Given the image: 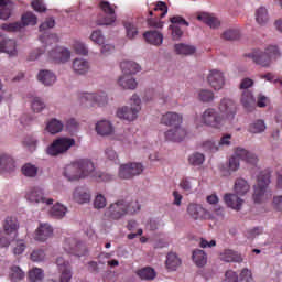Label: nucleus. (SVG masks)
Listing matches in <instances>:
<instances>
[{
	"label": "nucleus",
	"instance_id": "obj_1",
	"mask_svg": "<svg viewBox=\"0 0 282 282\" xmlns=\"http://www.w3.org/2000/svg\"><path fill=\"white\" fill-rule=\"evenodd\" d=\"M139 210L140 203H138V200H118L110 204L105 212V217L110 221H118L122 219V217H126V215H135Z\"/></svg>",
	"mask_w": 282,
	"mask_h": 282
},
{
	"label": "nucleus",
	"instance_id": "obj_2",
	"mask_svg": "<svg viewBox=\"0 0 282 282\" xmlns=\"http://www.w3.org/2000/svg\"><path fill=\"white\" fill-rule=\"evenodd\" d=\"M272 177V170L267 169L261 171L257 177V185L253 192V202L256 204H263L268 199H272V192L268 191Z\"/></svg>",
	"mask_w": 282,
	"mask_h": 282
},
{
	"label": "nucleus",
	"instance_id": "obj_3",
	"mask_svg": "<svg viewBox=\"0 0 282 282\" xmlns=\"http://www.w3.org/2000/svg\"><path fill=\"white\" fill-rule=\"evenodd\" d=\"M248 58H251L256 65H261V67H270V63L275 58L281 56L279 52V47L276 46H269L265 48V52L254 51L253 53H249Z\"/></svg>",
	"mask_w": 282,
	"mask_h": 282
},
{
	"label": "nucleus",
	"instance_id": "obj_4",
	"mask_svg": "<svg viewBox=\"0 0 282 282\" xmlns=\"http://www.w3.org/2000/svg\"><path fill=\"white\" fill-rule=\"evenodd\" d=\"M239 160L247 162V164H252L253 166L259 162L257 154L243 148H236L234 155L229 159V171H239Z\"/></svg>",
	"mask_w": 282,
	"mask_h": 282
},
{
	"label": "nucleus",
	"instance_id": "obj_5",
	"mask_svg": "<svg viewBox=\"0 0 282 282\" xmlns=\"http://www.w3.org/2000/svg\"><path fill=\"white\" fill-rule=\"evenodd\" d=\"M150 17L154 18H148L147 24L149 28H155L156 30H162L164 28V22L160 19H164L166 14H169V7L166 6V2L159 1L156 2L153 10L149 11Z\"/></svg>",
	"mask_w": 282,
	"mask_h": 282
},
{
	"label": "nucleus",
	"instance_id": "obj_6",
	"mask_svg": "<svg viewBox=\"0 0 282 282\" xmlns=\"http://www.w3.org/2000/svg\"><path fill=\"white\" fill-rule=\"evenodd\" d=\"M76 145V140L73 138H58L55 139L46 149L47 155L51 158H58V155H63L67 153V151Z\"/></svg>",
	"mask_w": 282,
	"mask_h": 282
},
{
	"label": "nucleus",
	"instance_id": "obj_7",
	"mask_svg": "<svg viewBox=\"0 0 282 282\" xmlns=\"http://www.w3.org/2000/svg\"><path fill=\"white\" fill-rule=\"evenodd\" d=\"M130 100V108L123 106L117 110V117L120 118V120H127V122H133V120L138 118V113H140V110L142 109L140 107L141 100L138 95H133Z\"/></svg>",
	"mask_w": 282,
	"mask_h": 282
},
{
	"label": "nucleus",
	"instance_id": "obj_8",
	"mask_svg": "<svg viewBox=\"0 0 282 282\" xmlns=\"http://www.w3.org/2000/svg\"><path fill=\"white\" fill-rule=\"evenodd\" d=\"M80 102L84 107H105L107 102H109V98L107 97V93L100 91L97 94L94 93H84L80 97Z\"/></svg>",
	"mask_w": 282,
	"mask_h": 282
},
{
	"label": "nucleus",
	"instance_id": "obj_9",
	"mask_svg": "<svg viewBox=\"0 0 282 282\" xmlns=\"http://www.w3.org/2000/svg\"><path fill=\"white\" fill-rule=\"evenodd\" d=\"M202 122L206 127L213 129H221L224 127V116H221L215 108H207L202 115Z\"/></svg>",
	"mask_w": 282,
	"mask_h": 282
},
{
	"label": "nucleus",
	"instance_id": "obj_10",
	"mask_svg": "<svg viewBox=\"0 0 282 282\" xmlns=\"http://www.w3.org/2000/svg\"><path fill=\"white\" fill-rule=\"evenodd\" d=\"M143 171L144 166L142 163H126L120 165L118 175L120 180H133L137 175H141Z\"/></svg>",
	"mask_w": 282,
	"mask_h": 282
},
{
	"label": "nucleus",
	"instance_id": "obj_11",
	"mask_svg": "<svg viewBox=\"0 0 282 282\" xmlns=\"http://www.w3.org/2000/svg\"><path fill=\"white\" fill-rule=\"evenodd\" d=\"M64 250L67 254H73L74 257H85L87 254V246L75 238H67L64 241Z\"/></svg>",
	"mask_w": 282,
	"mask_h": 282
},
{
	"label": "nucleus",
	"instance_id": "obj_12",
	"mask_svg": "<svg viewBox=\"0 0 282 282\" xmlns=\"http://www.w3.org/2000/svg\"><path fill=\"white\" fill-rule=\"evenodd\" d=\"M25 199L31 204H46V206L54 204V199L46 198L41 187H31L25 194Z\"/></svg>",
	"mask_w": 282,
	"mask_h": 282
},
{
	"label": "nucleus",
	"instance_id": "obj_13",
	"mask_svg": "<svg viewBox=\"0 0 282 282\" xmlns=\"http://www.w3.org/2000/svg\"><path fill=\"white\" fill-rule=\"evenodd\" d=\"M100 10L107 14V17L98 18L97 25H113L116 23V9L108 1H101L99 3Z\"/></svg>",
	"mask_w": 282,
	"mask_h": 282
},
{
	"label": "nucleus",
	"instance_id": "obj_14",
	"mask_svg": "<svg viewBox=\"0 0 282 282\" xmlns=\"http://www.w3.org/2000/svg\"><path fill=\"white\" fill-rule=\"evenodd\" d=\"M218 110L226 120H235L237 116V104L230 98H223L218 105Z\"/></svg>",
	"mask_w": 282,
	"mask_h": 282
},
{
	"label": "nucleus",
	"instance_id": "obj_15",
	"mask_svg": "<svg viewBox=\"0 0 282 282\" xmlns=\"http://www.w3.org/2000/svg\"><path fill=\"white\" fill-rule=\"evenodd\" d=\"M207 82L213 89L219 91V89H223L224 85H226V77L221 70L212 69L207 76Z\"/></svg>",
	"mask_w": 282,
	"mask_h": 282
},
{
	"label": "nucleus",
	"instance_id": "obj_16",
	"mask_svg": "<svg viewBox=\"0 0 282 282\" xmlns=\"http://www.w3.org/2000/svg\"><path fill=\"white\" fill-rule=\"evenodd\" d=\"M48 58L54 63H67L72 58V53L67 48L57 46L48 53Z\"/></svg>",
	"mask_w": 282,
	"mask_h": 282
},
{
	"label": "nucleus",
	"instance_id": "obj_17",
	"mask_svg": "<svg viewBox=\"0 0 282 282\" xmlns=\"http://www.w3.org/2000/svg\"><path fill=\"white\" fill-rule=\"evenodd\" d=\"M165 140L169 142H182L188 135V132L186 131V128L182 126H176L170 130H167L165 133Z\"/></svg>",
	"mask_w": 282,
	"mask_h": 282
},
{
	"label": "nucleus",
	"instance_id": "obj_18",
	"mask_svg": "<svg viewBox=\"0 0 282 282\" xmlns=\"http://www.w3.org/2000/svg\"><path fill=\"white\" fill-rule=\"evenodd\" d=\"M183 122L184 116L177 112L169 111L161 117V124H164L165 127H180Z\"/></svg>",
	"mask_w": 282,
	"mask_h": 282
},
{
	"label": "nucleus",
	"instance_id": "obj_19",
	"mask_svg": "<svg viewBox=\"0 0 282 282\" xmlns=\"http://www.w3.org/2000/svg\"><path fill=\"white\" fill-rule=\"evenodd\" d=\"M64 176L66 177V180H68V182H78V180H83L78 161L66 165V167L64 169Z\"/></svg>",
	"mask_w": 282,
	"mask_h": 282
},
{
	"label": "nucleus",
	"instance_id": "obj_20",
	"mask_svg": "<svg viewBox=\"0 0 282 282\" xmlns=\"http://www.w3.org/2000/svg\"><path fill=\"white\" fill-rule=\"evenodd\" d=\"M73 199L77 204H89L91 202V192L87 187H77L73 193Z\"/></svg>",
	"mask_w": 282,
	"mask_h": 282
},
{
	"label": "nucleus",
	"instance_id": "obj_21",
	"mask_svg": "<svg viewBox=\"0 0 282 282\" xmlns=\"http://www.w3.org/2000/svg\"><path fill=\"white\" fill-rule=\"evenodd\" d=\"M0 52H4L9 56H17V41L0 35Z\"/></svg>",
	"mask_w": 282,
	"mask_h": 282
},
{
	"label": "nucleus",
	"instance_id": "obj_22",
	"mask_svg": "<svg viewBox=\"0 0 282 282\" xmlns=\"http://www.w3.org/2000/svg\"><path fill=\"white\" fill-rule=\"evenodd\" d=\"M4 235H14L19 232V220L17 217L8 216L2 224Z\"/></svg>",
	"mask_w": 282,
	"mask_h": 282
},
{
	"label": "nucleus",
	"instance_id": "obj_23",
	"mask_svg": "<svg viewBox=\"0 0 282 282\" xmlns=\"http://www.w3.org/2000/svg\"><path fill=\"white\" fill-rule=\"evenodd\" d=\"M54 235V229L50 224H41L35 230V241H47Z\"/></svg>",
	"mask_w": 282,
	"mask_h": 282
},
{
	"label": "nucleus",
	"instance_id": "obj_24",
	"mask_svg": "<svg viewBox=\"0 0 282 282\" xmlns=\"http://www.w3.org/2000/svg\"><path fill=\"white\" fill-rule=\"evenodd\" d=\"M79 164V171L82 174V180H85V177H93L96 175V167L94 166V162L89 160H80L77 161Z\"/></svg>",
	"mask_w": 282,
	"mask_h": 282
},
{
	"label": "nucleus",
	"instance_id": "obj_25",
	"mask_svg": "<svg viewBox=\"0 0 282 282\" xmlns=\"http://www.w3.org/2000/svg\"><path fill=\"white\" fill-rule=\"evenodd\" d=\"M219 258L220 261H225V263H241V261H243L239 252L231 249H225L220 252Z\"/></svg>",
	"mask_w": 282,
	"mask_h": 282
},
{
	"label": "nucleus",
	"instance_id": "obj_26",
	"mask_svg": "<svg viewBox=\"0 0 282 282\" xmlns=\"http://www.w3.org/2000/svg\"><path fill=\"white\" fill-rule=\"evenodd\" d=\"M15 167L14 159H12V156L6 153H0V171L2 173H12Z\"/></svg>",
	"mask_w": 282,
	"mask_h": 282
},
{
	"label": "nucleus",
	"instance_id": "obj_27",
	"mask_svg": "<svg viewBox=\"0 0 282 282\" xmlns=\"http://www.w3.org/2000/svg\"><path fill=\"white\" fill-rule=\"evenodd\" d=\"M95 130L98 135H111L113 133V124H111L108 120H100L96 123Z\"/></svg>",
	"mask_w": 282,
	"mask_h": 282
},
{
	"label": "nucleus",
	"instance_id": "obj_28",
	"mask_svg": "<svg viewBox=\"0 0 282 282\" xmlns=\"http://www.w3.org/2000/svg\"><path fill=\"white\" fill-rule=\"evenodd\" d=\"M224 202L227 204L228 208H232V210H241V206L243 205V199L239 198L237 194H226Z\"/></svg>",
	"mask_w": 282,
	"mask_h": 282
},
{
	"label": "nucleus",
	"instance_id": "obj_29",
	"mask_svg": "<svg viewBox=\"0 0 282 282\" xmlns=\"http://www.w3.org/2000/svg\"><path fill=\"white\" fill-rule=\"evenodd\" d=\"M73 72L78 76H85L89 72V62L84 58H76L73 62Z\"/></svg>",
	"mask_w": 282,
	"mask_h": 282
},
{
	"label": "nucleus",
	"instance_id": "obj_30",
	"mask_svg": "<svg viewBox=\"0 0 282 282\" xmlns=\"http://www.w3.org/2000/svg\"><path fill=\"white\" fill-rule=\"evenodd\" d=\"M187 213L192 219H206V209L202 205L189 204Z\"/></svg>",
	"mask_w": 282,
	"mask_h": 282
},
{
	"label": "nucleus",
	"instance_id": "obj_31",
	"mask_svg": "<svg viewBox=\"0 0 282 282\" xmlns=\"http://www.w3.org/2000/svg\"><path fill=\"white\" fill-rule=\"evenodd\" d=\"M143 37L150 45H162L164 41V35L158 31H148L143 33Z\"/></svg>",
	"mask_w": 282,
	"mask_h": 282
},
{
	"label": "nucleus",
	"instance_id": "obj_32",
	"mask_svg": "<svg viewBox=\"0 0 282 282\" xmlns=\"http://www.w3.org/2000/svg\"><path fill=\"white\" fill-rule=\"evenodd\" d=\"M120 68L123 75L132 76V74H138L140 72V65L133 61H123L120 64Z\"/></svg>",
	"mask_w": 282,
	"mask_h": 282
},
{
	"label": "nucleus",
	"instance_id": "obj_33",
	"mask_svg": "<svg viewBox=\"0 0 282 282\" xmlns=\"http://www.w3.org/2000/svg\"><path fill=\"white\" fill-rule=\"evenodd\" d=\"M197 20L203 21V23H206V25L214 30L221 25L219 19H217L215 15L210 13H200L199 15H197Z\"/></svg>",
	"mask_w": 282,
	"mask_h": 282
},
{
	"label": "nucleus",
	"instance_id": "obj_34",
	"mask_svg": "<svg viewBox=\"0 0 282 282\" xmlns=\"http://www.w3.org/2000/svg\"><path fill=\"white\" fill-rule=\"evenodd\" d=\"M12 0H0V19L8 21L12 17Z\"/></svg>",
	"mask_w": 282,
	"mask_h": 282
},
{
	"label": "nucleus",
	"instance_id": "obj_35",
	"mask_svg": "<svg viewBox=\"0 0 282 282\" xmlns=\"http://www.w3.org/2000/svg\"><path fill=\"white\" fill-rule=\"evenodd\" d=\"M37 80L46 87L52 86L56 83V75L50 70H41L37 75Z\"/></svg>",
	"mask_w": 282,
	"mask_h": 282
},
{
	"label": "nucleus",
	"instance_id": "obj_36",
	"mask_svg": "<svg viewBox=\"0 0 282 282\" xmlns=\"http://www.w3.org/2000/svg\"><path fill=\"white\" fill-rule=\"evenodd\" d=\"M174 50L180 56H193V54L197 52V48L194 45L184 43L175 44Z\"/></svg>",
	"mask_w": 282,
	"mask_h": 282
},
{
	"label": "nucleus",
	"instance_id": "obj_37",
	"mask_svg": "<svg viewBox=\"0 0 282 282\" xmlns=\"http://www.w3.org/2000/svg\"><path fill=\"white\" fill-rule=\"evenodd\" d=\"M165 265L167 270H171L173 272L182 265V260L180 259V257H177V253L170 252L166 256Z\"/></svg>",
	"mask_w": 282,
	"mask_h": 282
},
{
	"label": "nucleus",
	"instance_id": "obj_38",
	"mask_svg": "<svg viewBox=\"0 0 282 282\" xmlns=\"http://www.w3.org/2000/svg\"><path fill=\"white\" fill-rule=\"evenodd\" d=\"M192 259L197 268H204V265L208 263V257L206 256V252H204V250L202 249L194 250Z\"/></svg>",
	"mask_w": 282,
	"mask_h": 282
},
{
	"label": "nucleus",
	"instance_id": "obj_39",
	"mask_svg": "<svg viewBox=\"0 0 282 282\" xmlns=\"http://www.w3.org/2000/svg\"><path fill=\"white\" fill-rule=\"evenodd\" d=\"M241 102L247 111H252V109H254V105H257L254 96H252V93H250V90H245L242 93Z\"/></svg>",
	"mask_w": 282,
	"mask_h": 282
},
{
	"label": "nucleus",
	"instance_id": "obj_40",
	"mask_svg": "<svg viewBox=\"0 0 282 282\" xmlns=\"http://www.w3.org/2000/svg\"><path fill=\"white\" fill-rule=\"evenodd\" d=\"M118 85L123 89H135V87H138V82H135L131 75L123 74V76L118 79Z\"/></svg>",
	"mask_w": 282,
	"mask_h": 282
},
{
	"label": "nucleus",
	"instance_id": "obj_41",
	"mask_svg": "<svg viewBox=\"0 0 282 282\" xmlns=\"http://www.w3.org/2000/svg\"><path fill=\"white\" fill-rule=\"evenodd\" d=\"M137 274L139 278H141L142 281H153L155 276H158V273L155 272V269L151 267H144L137 271Z\"/></svg>",
	"mask_w": 282,
	"mask_h": 282
},
{
	"label": "nucleus",
	"instance_id": "obj_42",
	"mask_svg": "<svg viewBox=\"0 0 282 282\" xmlns=\"http://www.w3.org/2000/svg\"><path fill=\"white\" fill-rule=\"evenodd\" d=\"M50 215L53 217V219H63V217L67 215V207L61 203H57L51 208Z\"/></svg>",
	"mask_w": 282,
	"mask_h": 282
},
{
	"label": "nucleus",
	"instance_id": "obj_43",
	"mask_svg": "<svg viewBox=\"0 0 282 282\" xmlns=\"http://www.w3.org/2000/svg\"><path fill=\"white\" fill-rule=\"evenodd\" d=\"M248 191H250V185L248 184L247 180L238 178L235 182V193L237 195H240V197H242L243 195H246V193H248Z\"/></svg>",
	"mask_w": 282,
	"mask_h": 282
},
{
	"label": "nucleus",
	"instance_id": "obj_44",
	"mask_svg": "<svg viewBox=\"0 0 282 282\" xmlns=\"http://www.w3.org/2000/svg\"><path fill=\"white\" fill-rule=\"evenodd\" d=\"M63 122L58 119H51L46 124V131L52 133V135H56V133H61L63 131Z\"/></svg>",
	"mask_w": 282,
	"mask_h": 282
},
{
	"label": "nucleus",
	"instance_id": "obj_45",
	"mask_svg": "<svg viewBox=\"0 0 282 282\" xmlns=\"http://www.w3.org/2000/svg\"><path fill=\"white\" fill-rule=\"evenodd\" d=\"M123 26L126 30L127 39H129L130 41H133V39H135V36H138L139 34L138 26L135 25V23L126 21L123 22Z\"/></svg>",
	"mask_w": 282,
	"mask_h": 282
},
{
	"label": "nucleus",
	"instance_id": "obj_46",
	"mask_svg": "<svg viewBox=\"0 0 282 282\" xmlns=\"http://www.w3.org/2000/svg\"><path fill=\"white\" fill-rule=\"evenodd\" d=\"M37 21H39V18L33 12L28 11L24 14H22V18H21L22 29L28 25H36Z\"/></svg>",
	"mask_w": 282,
	"mask_h": 282
},
{
	"label": "nucleus",
	"instance_id": "obj_47",
	"mask_svg": "<svg viewBox=\"0 0 282 282\" xmlns=\"http://www.w3.org/2000/svg\"><path fill=\"white\" fill-rule=\"evenodd\" d=\"M265 129V121L258 119L249 124L248 131L249 133H263Z\"/></svg>",
	"mask_w": 282,
	"mask_h": 282
},
{
	"label": "nucleus",
	"instance_id": "obj_48",
	"mask_svg": "<svg viewBox=\"0 0 282 282\" xmlns=\"http://www.w3.org/2000/svg\"><path fill=\"white\" fill-rule=\"evenodd\" d=\"M268 9L265 7H260L256 11V21L259 23V25H265L268 23Z\"/></svg>",
	"mask_w": 282,
	"mask_h": 282
},
{
	"label": "nucleus",
	"instance_id": "obj_49",
	"mask_svg": "<svg viewBox=\"0 0 282 282\" xmlns=\"http://www.w3.org/2000/svg\"><path fill=\"white\" fill-rule=\"evenodd\" d=\"M10 279L14 282L23 281L25 279V272L18 265L11 267Z\"/></svg>",
	"mask_w": 282,
	"mask_h": 282
},
{
	"label": "nucleus",
	"instance_id": "obj_50",
	"mask_svg": "<svg viewBox=\"0 0 282 282\" xmlns=\"http://www.w3.org/2000/svg\"><path fill=\"white\" fill-rule=\"evenodd\" d=\"M44 278L45 273H43V269L41 268H33L29 271V281L31 282L43 281Z\"/></svg>",
	"mask_w": 282,
	"mask_h": 282
},
{
	"label": "nucleus",
	"instance_id": "obj_51",
	"mask_svg": "<svg viewBox=\"0 0 282 282\" xmlns=\"http://www.w3.org/2000/svg\"><path fill=\"white\" fill-rule=\"evenodd\" d=\"M22 173L25 175V177H36L39 174V167L32 163H26L22 166Z\"/></svg>",
	"mask_w": 282,
	"mask_h": 282
},
{
	"label": "nucleus",
	"instance_id": "obj_52",
	"mask_svg": "<svg viewBox=\"0 0 282 282\" xmlns=\"http://www.w3.org/2000/svg\"><path fill=\"white\" fill-rule=\"evenodd\" d=\"M198 100L200 102H213L215 100V93L208 89H202L198 93Z\"/></svg>",
	"mask_w": 282,
	"mask_h": 282
},
{
	"label": "nucleus",
	"instance_id": "obj_53",
	"mask_svg": "<svg viewBox=\"0 0 282 282\" xmlns=\"http://www.w3.org/2000/svg\"><path fill=\"white\" fill-rule=\"evenodd\" d=\"M206 158L204 156V154L196 152L192 155H189L188 158V162L189 164H192V166H202V164H204Z\"/></svg>",
	"mask_w": 282,
	"mask_h": 282
},
{
	"label": "nucleus",
	"instance_id": "obj_54",
	"mask_svg": "<svg viewBox=\"0 0 282 282\" xmlns=\"http://www.w3.org/2000/svg\"><path fill=\"white\" fill-rule=\"evenodd\" d=\"M39 144V139L34 135H26L23 140V145L30 151H36V145Z\"/></svg>",
	"mask_w": 282,
	"mask_h": 282
},
{
	"label": "nucleus",
	"instance_id": "obj_55",
	"mask_svg": "<svg viewBox=\"0 0 282 282\" xmlns=\"http://www.w3.org/2000/svg\"><path fill=\"white\" fill-rule=\"evenodd\" d=\"M239 36H240L239 30L229 29L223 33L221 39H224L225 41H237Z\"/></svg>",
	"mask_w": 282,
	"mask_h": 282
},
{
	"label": "nucleus",
	"instance_id": "obj_56",
	"mask_svg": "<svg viewBox=\"0 0 282 282\" xmlns=\"http://www.w3.org/2000/svg\"><path fill=\"white\" fill-rule=\"evenodd\" d=\"M1 30L4 32H20L22 30L21 22L3 23Z\"/></svg>",
	"mask_w": 282,
	"mask_h": 282
},
{
	"label": "nucleus",
	"instance_id": "obj_57",
	"mask_svg": "<svg viewBox=\"0 0 282 282\" xmlns=\"http://www.w3.org/2000/svg\"><path fill=\"white\" fill-rule=\"evenodd\" d=\"M90 41H93V43H96V45H105V35H102V31H93L90 35Z\"/></svg>",
	"mask_w": 282,
	"mask_h": 282
},
{
	"label": "nucleus",
	"instance_id": "obj_58",
	"mask_svg": "<svg viewBox=\"0 0 282 282\" xmlns=\"http://www.w3.org/2000/svg\"><path fill=\"white\" fill-rule=\"evenodd\" d=\"M31 108L35 113H41V111L45 109V102H43L41 98L35 97L32 100Z\"/></svg>",
	"mask_w": 282,
	"mask_h": 282
},
{
	"label": "nucleus",
	"instance_id": "obj_59",
	"mask_svg": "<svg viewBox=\"0 0 282 282\" xmlns=\"http://www.w3.org/2000/svg\"><path fill=\"white\" fill-rule=\"evenodd\" d=\"M93 178L96 180V182H111L113 180V175L105 172H96L93 175Z\"/></svg>",
	"mask_w": 282,
	"mask_h": 282
},
{
	"label": "nucleus",
	"instance_id": "obj_60",
	"mask_svg": "<svg viewBox=\"0 0 282 282\" xmlns=\"http://www.w3.org/2000/svg\"><path fill=\"white\" fill-rule=\"evenodd\" d=\"M76 54H79L80 56H87L89 54V50L83 42L76 41L73 45Z\"/></svg>",
	"mask_w": 282,
	"mask_h": 282
},
{
	"label": "nucleus",
	"instance_id": "obj_61",
	"mask_svg": "<svg viewBox=\"0 0 282 282\" xmlns=\"http://www.w3.org/2000/svg\"><path fill=\"white\" fill-rule=\"evenodd\" d=\"M59 282H70L72 281V267H64L63 270L59 271Z\"/></svg>",
	"mask_w": 282,
	"mask_h": 282
},
{
	"label": "nucleus",
	"instance_id": "obj_62",
	"mask_svg": "<svg viewBox=\"0 0 282 282\" xmlns=\"http://www.w3.org/2000/svg\"><path fill=\"white\" fill-rule=\"evenodd\" d=\"M31 260H33L36 263L44 261L45 260V251H43L42 249L33 250L31 253Z\"/></svg>",
	"mask_w": 282,
	"mask_h": 282
},
{
	"label": "nucleus",
	"instance_id": "obj_63",
	"mask_svg": "<svg viewBox=\"0 0 282 282\" xmlns=\"http://www.w3.org/2000/svg\"><path fill=\"white\" fill-rule=\"evenodd\" d=\"M238 281H239V275L237 274V272L232 270L226 271L225 279L223 280V282H238Z\"/></svg>",
	"mask_w": 282,
	"mask_h": 282
},
{
	"label": "nucleus",
	"instance_id": "obj_64",
	"mask_svg": "<svg viewBox=\"0 0 282 282\" xmlns=\"http://www.w3.org/2000/svg\"><path fill=\"white\" fill-rule=\"evenodd\" d=\"M240 281L241 282H253L254 280L252 279V271L248 269H242L240 273Z\"/></svg>",
	"mask_w": 282,
	"mask_h": 282
}]
</instances>
